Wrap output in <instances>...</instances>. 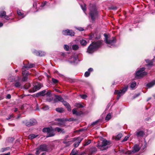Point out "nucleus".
Listing matches in <instances>:
<instances>
[{"label": "nucleus", "mask_w": 155, "mask_h": 155, "mask_svg": "<svg viewBox=\"0 0 155 155\" xmlns=\"http://www.w3.org/2000/svg\"><path fill=\"white\" fill-rule=\"evenodd\" d=\"M101 45L100 41L93 42L88 47L87 52L89 53H92L96 51V49L100 47Z\"/></svg>", "instance_id": "obj_1"}, {"label": "nucleus", "mask_w": 155, "mask_h": 155, "mask_svg": "<svg viewBox=\"0 0 155 155\" xmlns=\"http://www.w3.org/2000/svg\"><path fill=\"white\" fill-rule=\"evenodd\" d=\"M90 12L89 14L91 17L92 20L94 21L95 18L97 17L98 12L97 11L96 6L92 5H90Z\"/></svg>", "instance_id": "obj_2"}, {"label": "nucleus", "mask_w": 155, "mask_h": 155, "mask_svg": "<svg viewBox=\"0 0 155 155\" xmlns=\"http://www.w3.org/2000/svg\"><path fill=\"white\" fill-rule=\"evenodd\" d=\"M42 131L44 132L47 133L46 137H52L55 135L54 130L52 127L45 128L43 129Z\"/></svg>", "instance_id": "obj_3"}, {"label": "nucleus", "mask_w": 155, "mask_h": 155, "mask_svg": "<svg viewBox=\"0 0 155 155\" xmlns=\"http://www.w3.org/2000/svg\"><path fill=\"white\" fill-rule=\"evenodd\" d=\"M110 144V141H107L106 140L104 139L102 142L101 144L99 143H98L97 147L98 148L100 149L101 150H104L107 149V148L106 147V146Z\"/></svg>", "instance_id": "obj_4"}, {"label": "nucleus", "mask_w": 155, "mask_h": 155, "mask_svg": "<svg viewBox=\"0 0 155 155\" xmlns=\"http://www.w3.org/2000/svg\"><path fill=\"white\" fill-rule=\"evenodd\" d=\"M145 69L144 68H143L137 71L136 73V77L139 78L146 75L147 73L144 71Z\"/></svg>", "instance_id": "obj_5"}, {"label": "nucleus", "mask_w": 155, "mask_h": 155, "mask_svg": "<svg viewBox=\"0 0 155 155\" xmlns=\"http://www.w3.org/2000/svg\"><path fill=\"white\" fill-rule=\"evenodd\" d=\"M104 35L105 37V41L107 44L112 45L116 42V40L114 37H112L109 39L107 35L104 34Z\"/></svg>", "instance_id": "obj_6"}, {"label": "nucleus", "mask_w": 155, "mask_h": 155, "mask_svg": "<svg viewBox=\"0 0 155 155\" xmlns=\"http://www.w3.org/2000/svg\"><path fill=\"white\" fill-rule=\"evenodd\" d=\"M127 87H125L123 88L122 89L120 90L119 91L117 90L115 91L114 94H117V100H118L120 96L124 94L125 92L127 91Z\"/></svg>", "instance_id": "obj_7"}, {"label": "nucleus", "mask_w": 155, "mask_h": 155, "mask_svg": "<svg viewBox=\"0 0 155 155\" xmlns=\"http://www.w3.org/2000/svg\"><path fill=\"white\" fill-rule=\"evenodd\" d=\"M23 123L27 126L30 127L35 125L37 122L35 120L32 119L29 121L27 120H24L23 121Z\"/></svg>", "instance_id": "obj_8"}, {"label": "nucleus", "mask_w": 155, "mask_h": 155, "mask_svg": "<svg viewBox=\"0 0 155 155\" xmlns=\"http://www.w3.org/2000/svg\"><path fill=\"white\" fill-rule=\"evenodd\" d=\"M34 65L33 64H29L28 63L26 65H25L24 64V65L23 66L22 68V74L23 75H28L29 74V73L27 72L26 71H25V68H32L34 67Z\"/></svg>", "instance_id": "obj_9"}, {"label": "nucleus", "mask_w": 155, "mask_h": 155, "mask_svg": "<svg viewBox=\"0 0 155 155\" xmlns=\"http://www.w3.org/2000/svg\"><path fill=\"white\" fill-rule=\"evenodd\" d=\"M47 149V146L46 145H41L39 146V147L37 148L36 154L38 155L41 151H46Z\"/></svg>", "instance_id": "obj_10"}, {"label": "nucleus", "mask_w": 155, "mask_h": 155, "mask_svg": "<svg viewBox=\"0 0 155 155\" xmlns=\"http://www.w3.org/2000/svg\"><path fill=\"white\" fill-rule=\"evenodd\" d=\"M41 87L42 85L41 84L38 83L35 84L32 89L30 90L29 91L30 92H34L39 90L41 88Z\"/></svg>", "instance_id": "obj_11"}, {"label": "nucleus", "mask_w": 155, "mask_h": 155, "mask_svg": "<svg viewBox=\"0 0 155 155\" xmlns=\"http://www.w3.org/2000/svg\"><path fill=\"white\" fill-rule=\"evenodd\" d=\"M63 34L65 35H70L74 36V32L72 30L67 29L62 31Z\"/></svg>", "instance_id": "obj_12"}, {"label": "nucleus", "mask_w": 155, "mask_h": 155, "mask_svg": "<svg viewBox=\"0 0 155 155\" xmlns=\"http://www.w3.org/2000/svg\"><path fill=\"white\" fill-rule=\"evenodd\" d=\"M140 149L139 145L136 144L132 148L133 152L135 153L138 151Z\"/></svg>", "instance_id": "obj_13"}, {"label": "nucleus", "mask_w": 155, "mask_h": 155, "mask_svg": "<svg viewBox=\"0 0 155 155\" xmlns=\"http://www.w3.org/2000/svg\"><path fill=\"white\" fill-rule=\"evenodd\" d=\"M82 140V138L80 137L77 138V141H76L74 144V147H78V146L80 143L81 142Z\"/></svg>", "instance_id": "obj_14"}, {"label": "nucleus", "mask_w": 155, "mask_h": 155, "mask_svg": "<svg viewBox=\"0 0 155 155\" xmlns=\"http://www.w3.org/2000/svg\"><path fill=\"white\" fill-rule=\"evenodd\" d=\"M136 135L137 137L143 136L144 134V132L143 130H138L136 132Z\"/></svg>", "instance_id": "obj_15"}, {"label": "nucleus", "mask_w": 155, "mask_h": 155, "mask_svg": "<svg viewBox=\"0 0 155 155\" xmlns=\"http://www.w3.org/2000/svg\"><path fill=\"white\" fill-rule=\"evenodd\" d=\"M34 53L35 55L37 56H42L45 55V53L42 51H35L34 52Z\"/></svg>", "instance_id": "obj_16"}, {"label": "nucleus", "mask_w": 155, "mask_h": 155, "mask_svg": "<svg viewBox=\"0 0 155 155\" xmlns=\"http://www.w3.org/2000/svg\"><path fill=\"white\" fill-rule=\"evenodd\" d=\"M46 92V90H44L36 94V96L37 97H39V96H44L45 95V93Z\"/></svg>", "instance_id": "obj_17"}, {"label": "nucleus", "mask_w": 155, "mask_h": 155, "mask_svg": "<svg viewBox=\"0 0 155 155\" xmlns=\"http://www.w3.org/2000/svg\"><path fill=\"white\" fill-rule=\"evenodd\" d=\"M93 71V69L91 68H89L88 71H86L84 74V76L85 77H88L90 74V72Z\"/></svg>", "instance_id": "obj_18"}, {"label": "nucleus", "mask_w": 155, "mask_h": 155, "mask_svg": "<svg viewBox=\"0 0 155 155\" xmlns=\"http://www.w3.org/2000/svg\"><path fill=\"white\" fill-rule=\"evenodd\" d=\"M57 121L58 122V124L59 125H63L64 123V121H65L64 119H58Z\"/></svg>", "instance_id": "obj_19"}, {"label": "nucleus", "mask_w": 155, "mask_h": 155, "mask_svg": "<svg viewBox=\"0 0 155 155\" xmlns=\"http://www.w3.org/2000/svg\"><path fill=\"white\" fill-rule=\"evenodd\" d=\"M153 60H146V62L147 63V66H149L152 65Z\"/></svg>", "instance_id": "obj_20"}, {"label": "nucleus", "mask_w": 155, "mask_h": 155, "mask_svg": "<svg viewBox=\"0 0 155 155\" xmlns=\"http://www.w3.org/2000/svg\"><path fill=\"white\" fill-rule=\"evenodd\" d=\"M155 84V80L152 81L151 82L148 83L147 85V87H152Z\"/></svg>", "instance_id": "obj_21"}, {"label": "nucleus", "mask_w": 155, "mask_h": 155, "mask_svg": "<svg viewBox=\"0 0 155 155\" xmlns=\"http://www.w3.org/2000/svg\"><path fill=\"white\" fill-rule=\"evenodd\" d=\"M54 130L57 131L58 132H61L62 133H64L65 132L62 129L58 127H56Z\"/></svg>", "instance_id": "obj_22"}, {"label": "nucleus", "mask_w": 155, "mask_h": 155, "mask_svg": "<svg viewBox=\"0 0 155 155\" xmlns=\"http://www.w3.org/2000/svg\"><path fill=\"white\" fill-rule=\"evenodd\" d=\"M90 152L92 153H94L96 152L97 151V149L95 147H92L90 149Z\"/></svg>", "instance_id": "obj_23"}, {"label": "nucleus", "mask_w": 155, "mask_h": 155, "mask_svg": "<svg viewBox=\"0 0 155 155\" xmlns=\"http://www.w3.org/2000/svg\"><path fill=\"white\" fill-rule=\"evenodd\" d=\"M87 42L84 40L82 39L80 41L81 44L83 46H85L87 44Z\"/></svg>", "instance_id": "obj_24"}, {"label": "nucleus", "mask_w": 155, "mask_h": 155, "mask_svg": "<svg viewBox=\"0 0 155 155\" xmlns=\"http://www.w3.org/2000/svg\"><path fill=\"white\" fill-rule=\"evenodd\" d=\"M17 13L18 15L21 16L22 18L25 17L24 15V14L22 13L21 12V11L19 10H18L17 11Z\"/></svg>", "instance_id": "obj_25"}, {"label": "nucleus", "mask_w": 155, "mask_h": 155, "mask_svg": "<svg viewBox=\"0 0 155 155\" xmlns=\"http://www.w3.org/2000/svg\"><path fill=\"white\" fill-rule=\"evenodd\" d=\"M56 110L59 113H62L64 112V109L62 108H56Z\"/></svg>", "instance_id": "obj_26"}, {"label": "nucleus", "mask_w": 155, "mask_h": 155, "mask_svg": "<svg viewBox=\"0 0 155 155\" xmlns=\"http://www.w3.org/2000/svg\"><path fill=\"white\" fill-rule=\"evenodd\" d=\"M122 136V134H119L116 136L115 139L116 140H119L121 138Z\"/></svg>", "instance_id": "obj_27"}, {"label": "nucleus", "mask_w": 155, "mask_h": 155, "mask_svg": "<svg viewBox=\"0 0 155 155\" xmlns=\"http://www.w3.org/2000/svg\"><path fill=\"white\" fill-rule=\"evenodd\" d=\"M6 15V12L5 11H3L0 13V17L1 18L4 17Z\"/></svg>", "instance_id": "obj_28"}, {"label": "nucleus", "mask_w": 155, "mask_h": 155, "mask_svg": "<svg viewBox=\"0 0 155 155\" xmlns=\"http://www.w3.org/2000/svg\"><path fill=\"white\" fill-rule=\"evenodd\" d=\"M72 48L74 50H77L78 49L79 47L77 45H72Z\"/></svg>", "instance_id": "obj_29"}, {"label": "nucleus", "mask_w": 155, "mask_h": 155, "mask_svg": "<svg viewBox=\"0 0 155 155\" xmlns=\"http://www.w3.org/2000/svg\"><path fill=\"white\" fill-rule=\"evenodd\" d=\"M77 151H76L74 149H73L70 153V155H77Z\"/></svg>", "instance_id": "obj_30"}, {"label": "nucleus", "mask_w": 155, "mask_h": 155, "mask_svg": "<svg viewBox=\"0 0 155 155\" xmlns=\"http://www.w3.org/2000/svg\"><path fill=\"white\" fill-rule=\"evenodd\" d=\"M75 106L78 108H82L83 107V106L80 103L75 104Z\"/></svg>", "instance_id": "obj_31"}, {"label": "nucleus", "mask_w": 155, "mask_h": 155, "mask_svg": "<svg viewBox=\"0 0 155 155\" xmlns=\"http://www.w3.org/2000/svg\"><path fill=\"white\" fill-rule=\"evenodd\" d=\"M136 85V83L135 82H134L132 83L130 85V87L132 89L134 88Z\"/></svg>", "instance_id": "obj_32"}, {"label": "nucleus", "mask_w": 155, "mask_h": 155, "mask_svg": "<svg viewBox=\"0 0 155 155\" xmlns=\"http://www.w3.org/2000/svg\"><path fill=\"white\" fill-rule=\"evenodd\" d=\"M45 95L47 97H49L51 95V91L50 90H48L47 92L45 93Z\"/></svg>", "instance_id": "obj_33"}, {"label": "nucleus", "mask_w": 155, "mask_h": 155, "mask_svg": "<svg viewBox=\"0 0 155 155\" xmlns=\"http://www.w3.org/2000/svg\"><path fill=\"white\" fill-rule=\"evenodd\" d=\"M56 98L58 100L62 102L64 101L62 97L61 96H58L56 97Z\"/></svg>", "instance_id": "obj_34"}, {"label": "nucleus", "mask_w": 155, "mask_h": 155, "mask_svg": "<svg viewBox=\"0 0 155 155\" xmlns=\"http://www.w3.org/2000/svg\"><path fill=\"white\" fill-rule=\"evenodd\" d=\"M37 136H35V134H31L29 135V138L31 139H33L35 138Z\"/></svg>", "instance_id": "obj_35"}, {"label": "nucleus", "mask_w": 155, "mask_h": 155, "mask_svg": "<svg viewBox=\"0 0 155 155\" xmlns=\"http://www.w3.org/2000/svg\"><path fill=\"white\" fill-rule=\"evenodd\" d=\"M81 7L82 10L84 11H85L86 10V5L85 4H84V5H81Z\"/></svg>", "instance_id": "obj_36"}, {"label": "nucleus", "mask_w": 155, "mask_h": 155, "mask_svg": "<svg viewBox=\"0 0 155 155\" xmlns=\"http://www.w3.org/2000/svg\"><path fill=\"white\" fill-rule=\"evenodd\" d=\"M15 86L16 87H19L21 85L20 83L18 82H16L15 84Z\"/></svg>", "instance_id": "obj_37"}, {"label": "nucleus", "mask_w": 155, "mask_h": 155, "mask_svg": "<svg viewBox=\"0 0 155 155\" xmlns=\"http://www.w3.org/2000/svg\"><path fill=\"white\" fill-rule=\"evenodd\" d=\"M30 87V84L29 83H28L26 84L24 86V88L25 89H28Z\"/></svg>", "instance_id": "obj_38"}, {"label": "nucleus", "mask_w": 155, "mask_h": 155, "mask_svg": "<svg viewBox=\"0 0 155 155\" xmlns=\"http://www.w3.org/2000/svg\"><path fill=\"white\" fill-rule=\"evenodd\" d=\"M111 115L110 114H108L105 118V120H109L111 118Z\"/></svg>", "instance_id": "obj_39"}, {"label": "nucleus", "mask_w": 155, "mask_h": 155, "mask_svg": "<svg viewBox=\"0 0 155 155\" xmlns=\"http://www.w3.org/2000/svg\"><path fill=\"white\" fill-rule=\"evenodd\" d=\"M52 82L54 84L57 83L58 82V81L57 79L54 78H52Z\"/></svg>", "instance_id": "obj_40"}, {"label": "nucleus", "mask_w": 155, "mask_h": 155, "mask_svg": "<svg viewBox=\"0 0 155 155\" xmlns=\"http://www.w3.org/2000/svg\"><path fill=\"white\" fill-rule=\"evenodd\" d=\"M132 151V150L127 151L126 152V154H131L134 153Z\"/></svg>", "instance_id": "obj_41"}, {"label": "nucleus", "mask_w": 155, "mask_h": 155, "mask_svg": "<svg viewBox=\"0 0 155 155\" xmlns=\"http://www.w3.org/2000/svg\"><path fill=\"white\" fill-rule=\"evenodd\" d=\"M65 121H71L74 120H75V119H74L73 118H70L69 119H64Z\"/></svg>", "instance_id": "obj_42"}, {"label": "nucleus", "mask_w": 155, "mask_h": 155, "mask_svg": "<svg viewBox=\"0 0 155 155\" xmlns=\"http://www.w3.org/2000/svg\"><path fill=\"white\" fill-rule=\"evenodd\" d=\"M64 48L66 51H68L69 49V47L67 45H64Z\"/></svg>", "instance_id": "obj_43"}, {"label": "nucleus", "mask_w": 155, "mask_h": 155, "mask_svg": "<svg viewBox=\"0 0 155 155\" xmlns=\"http://www.w3.org/2000/svg\"><path fill=\"white\" fill-rule=\"evenodd\" d=\"M83 114V112L82 111H77V112L76 114V115L77 116H80L82 114Z\"/></svg>", "instance_id": "obj_44"}, {"label": "nucleus", "mask_w": 155, "mask_h": 155, "mask_svg": "<svg viewBox=\"0 0 155 155\" xmlns=\"http://www.w3.org/2000/svg\"><path fill=\"white\" fill-rule=\"evenodd\" d=\"M28 75H25V76H24V77H23L22 79V81H26L27 79V76Z\"/></svg>", "instance_id": "obj_45"}, {"label": "nucleus", "mask_w": 155, "mask_h": 155, "mask_svg": "<svg viewBox=\"0 0 155 155\" xmlns=\"http://www.w3.org/2000/svg\"><path fill=\"white\" fill-rule=\"evenodd\" d=\"M91 143V141L90 140H88L87 141H86L85 143L84 144V146H85Z\"/></svg>", "instance_id": "obj_46"}, {"label": "nucleus", "mask_w": 155, "mask_h": 155, "mask_svg": "<svg viewBox=\"0 0 155 155\" xmlns=\"http://www.w3.org/2000/svg\"><path fill=\"white\" fill-rule=\"evenodd\" d=\"M129 137L128 136H126L124 138V139L122 141V142H124L127 141L129 138Z\"/></svg>", "instance_id": "obj_47"}, {"label": "nucleus", "mask_w": 155, "mask_h": 155, "mask_svg": "<svg viewBox=\"0 0 155 155\" xmlns=\"http://www.w3.org/2000/svg\"><path fill=\"white\" fill-rule=\"evenodd\" d=\"M43 110H47L49 109V107L48 106H45L42 108Z\"/></svg>", "instance_id": "obj_48"}, {"label": "nucleus", "mask_w": 155, "mask_h": 155, "mask_svg": "<svg viewBox=\"0 0 155 155\" xmlns=\"http://www.w3.org/2000/svg\"><path fill=\"white\" fill-rule=\"evenodd\" d=\"M13 117V114H12L8 115V117L7 118V119H8V120L12 118V117Z\"/></svg>", "instance_id": "obj_49"}, {"label": "nucleus", "mask_w": 155, "mask_h": 155, "mask_svg": "<svg viewBox=\"0 0 155 155\" xmlns=\"http://www.w3.org/2000/svg\"><path fill=\"white\" fill-rule=\"evenodd\" d=\"M80 96L81 98L83 99H85L87 97V96L85 94L81 95Z\"/></svg>", "instance_id": "obj_50"}, {"label": "nucleus", "mask_w": 155, "mask_h": 155, "mask_svg": "<svg viewBox=\"0 0 155 155\" xmlns=\"http://www.w3.org/2000/svg\"><path fill=\"white\" fill-rule=\"evenodd\" d=\"M77 110H76V109H74L72 110V113L73 114H76V113L77 112Z\"/></svg>", "instance_id": "obj_51"}, {"label": "nucleus", "mask_w": 155, "mask_h": 155, "mask_svg": "<svg viewBox=\"0 0 155 155\" xmlns=\"http://www.w3.org/2000/svg\"><path fill=\"white\" fill-rule=\"evenodd\" d=\"M99 122V120H97L91 124V125H95Z\"/></svg>", "instance_id": "obj_52"}, {"label": "nucleus", "mask_w": 155, "mask_h": 155, "mask_svg": "<svg viewBox=\"0 0 155 155\" xmlns=\"http://www.w3.org/2000/svg\"><path fill=\"white\" fill-rule=\"evenodd\" d=\"M7 150V148H2L1 149V150H0V152H5V151Z\"/></svg>", "instance_id": "obj_53"}, {"label": "nucleus", "mask_w": 155, "mask_h": 155, "mask_svg": "<svg viewBox=\"0 0 155 155\" xmlns=\"http://www.w3.org/2000/svg\"><path fill=\"white\" fill-rule=\"evenodd\" d=\"M67 108L68 111H70L71 110V107L70 105L69 104L68 105V106H66Z\"/></svg>", "instance_id": "obj_54"}, {"label": "nucleus", "mask_w": 155, "mask_h": 155, "mask_svg": "<svg viewBox=\"0 0 155 155\" xmlns=\"http://www.w3.org/2000/svg\"><path fill=\"white\" fill-rule=\"evenodd\" d=\"M62 102L64 105L66 107L69 104L66 101H63V102Z\"/></svg>", "instance_id": "obj_55"}, {"label": "nucleus", "mask_w": 155, "mask_h": 155, "mask_svg": "<svg viewBox=\"0 0 155 155\" xmlns=\"http://www.w3.org/2000/svg\"><path fill=\"white\" fill-rule=\"evenodd\" d=\"M77 29L81 31H82L84 30V29L81 27H79L77 28Z\"/></svg>", "instance_id": "obj_56"}, {"label": "nucleus", "mask_w": 155, "mask_h": 155, "mask_svg": "<svg viewBox=\"0 0 155 155\" xmlns=\"http://www.w3.org/2000/svg\"><path fill=\"white\" fill-rule=\"evenodd\" d=\"M4 18L6 20H8L9 19V17L8 15H5L4 17Z\"/></svg>", "instance_id": "obj_57"}, {"label": "nucleus", "mask_w": 155, "mask_h": 155, "mask_svg": "<svg viewBox=\"0 0 155 155\" xmlns=\"http://www.w3.org/2000/svg\"><path fill=\"white\" fill-rule=\"evenodd\" d=\"M6 98L8 99H10L11 98V96L10 94H8L6 97Z\"/></svg>", "instance_id": "obj_58"}, {"label": "nucleus", "mask_w": 155, "mask_h": 155, "mask_svg": "<svg viewBox=\"0 0 155 155\" xmlns=\"http://www.w3.org/2000/svg\"><path fill=\"white\" fill-rule=\"evenodd\" d=\"M10 153L9 152L6 154H0V155H10Z\"/></svg>", "instance_id": "obj_59"}, {"label": "nucleus", "mask_w": 155, "mask_h": 155, "mask_svg": "<svg viewBox=\"0 0 155 155\" xmlns=\"http://www.w3.org/2000/svg\"><path fill=\"white\" fill-rule=\"evenodd\" d=\"M110 9H111L116 10V9H117V8L116 7H111L110 8Z\"/></svg>", "instance_id": "obj_60"}, {"label": "nucleus", "mask_w": 155, "mask_h": 155, "mask_svg": "<svg viewBox=\"0 0 155 155\" xmlns=\"http://www.w3.org/2000/svg\"><path fill=\"white\" fill-rule=\"evenodd\" d=\"M55 91H57V92H59V93H61V91H60L58 89H55Z\"/></svg>", "instance_id": "obj_61"}, {"label": "nucleus", "mask_w": 155, "mask_h": 155, "mask_svg": "<svg viewBox=\"0 0 155 155\" xmlns=\"http://www.w3.org/2000/svg\"><path fill=\"white\" fill-rule=\"evenodd\" d=\"M18 110V108H15V110H14V112H16Z\"/></svg>", "instance_id": "obj_62"}, {"label": "nucleus", "mask_w": 155, "mask_h": 155, "mask_svg": "<svg viewBox=\"0 0 155 155\" xmlns=\"http://www.w3.org/2000/svg\"><path fill=\"white\" fill-rule=\"evenodd\" d=\"M3 25V24L2 23L0 22V27H2Z\"/></svg>", "instance_id": "obj_63"}, {"label": "nucleus", "mask_w": 155, "mask_h": 155, "mask_svg": "<svg viewBox=\"0 0 155 155\" xmlns=\"http://www.w3.org/2000/svg\"><path fill=\"white\" fill-rule=\"evenodd\" d=\"M139 95V94H137V95H136V97H137Z\"/></svg>", "instance_id": "obj_64"}]
</instances>
